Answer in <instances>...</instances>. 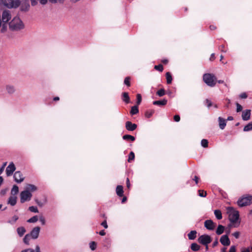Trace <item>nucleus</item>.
<instances>
[{
    "mask_svg": "<svg viewBox=\"0 0 252 252\" xmlns=\"http://www.w3.org/2000/svg\"><path fill=\"white\" fill-rule=\"evenodd\" d=\"M227 213L229 214V220L231 223L236 224L237 223L239 224L240 221L239 220V211L235 210L232 207H228L227 208Z\"/></svg>",
    "mask_w": 252,
    "mask_h": 252,
    "instance_id": "obj_1",
    "label": "nucleus"
},
{
    "mask_svg": "<svg viewBox=\"0 0 252 252\" xmlns=\"http://www.w3.org/2000/svg\"><path fill=\"white\" fill-rule=\"evenodd\" d=\"M203 79L204 82L209 87H213L216 84L217 78L213 74H204L203 76Z\"/></svg>",
    "mask_w": 252,
    "mask_h": 252,
    "instance_id": "obj_2",
    "label": "nucleus"
},
{
    "mask_svg": "<svg viewBox=\"0 0 252 252\" xmlns=\"http://www.w3.org/2000/svg\"><path fill=\"white\" fill-rule=\"evenodd\" d=\"M237 203L240 207L250 205L252 203V195H247V196H243L238 200Z\"/></svg>",
    "mask_w": 252,
    "mask_h": 252,
    "instance_id": "obj_3",
    "label": "nucleus"
},
{
    "mask_svg": "<svg viewBox=\"0 0 252 252\" xmlns=\"http://www.w3.org/2000/svg\"><path fill=\"white\" fill-rule=\"evenodd\" d=\"M18 20V22L17 23L13 22V20L9 23V28L11 31H17L24 28L25 26L23 21L19 18Z\"/></svg>",
    "mask_w": 252,
    "mask_h": 252,
    "instance_id": "obj_4",
    "label": "nucleus"
},
{
    "mask_svg": "<svg viewBox=\"0 0 252 252\" xmlns=\"http://www.w3.org/2000/svg\"><path fill=\"white\" fill-rule=\"evenodd\" d=\"M197 241L202 245H207L212 241V238L209 235L204 234L198 238Z\"/></svg>",
    "mask_w": 252,
    "mask_h": 252,
    "instance_id": "obj_5",
    "label": "nucleus"
},
{
    "mask_svg": "<svg viewBox=\"0 0 252 252\" xmlns=\"http://www.w3.org/2000/svg\"><path fill=\"white\" fill-rule=\"evenodd\" d=\"M20 5V0H6L3 5L8 8H16Z\"/></svg>",
    "mask_w": 252,
    "mask_h": 252,
    "instance_id": "obj_6",
    "label": "nucleus"
},
{
    "mask_svg": "<svg viewBox=\"0 0 252 252\" xmlns=\"http://www.w3.org/2000/svg\"><path fill=\"white\" fill-rule=\"evenodd\" d=\"M20 202L23 203L26 201H30L32 198V194L29 190L26 189L21 191L20 194Z\"/></svg>",
    "mask_w": 252,
    "mask_h": 252,
    "instance_id": "obj_7",
    "label": "nucleus"
},
{
    "mask_svg": "<svg viewBox=\"0 0 252 252\" xmlns=\"http://www.w3.org/2000/svg\"><path fill=\"white\" fill-rule=\"evenodd\" d=\"M20 10L22 12H27L29 10L30 4L29 0L20 1Z\"/></svg>",
    "mask_w": 252,
    "mask_h": 252,
    "instance_id": "obj_8",
    "label": "nucleus"
},
{
    "mask_svg": "<svg viewBox=\"0 0 252 252\" xmlns=\"http://www.w3.org/2000/svg\"><path fill=\"white\" fill-rule=\"evenodd\" d=\"M40 230V227L39 226H36L31 230L30 233L28 234L32 239H36L39 236Z\"/></svg>",
    "mask_w": 252,
    "mask_h": 252,
    "instance_id": "obj_9",
    "label": "nucleus"
},
{
    "mask_svg": "<svg viewBox=\"0 0 252 252\" xmlns=\"http://www.w3.org/2000/svg\"><path fill=\"white\" fill-rule=\"evenodd\" d=\"M216 226V223L211 220H207L204 221V227L209 230H213Z\"/></svg>",
    "mask_w": 252,
    "mask_h": 252,
    "instance_id": "obj_10",
    "label": "nucleus"
},
{
    "mask_svg": "<svg viewBox=\"0 0 252 252\" xmlns=\"http://www.w3.org/2000/svg\"><path fill=\"white\" fill-rule=\"evenodd\" d=\"M15 170L16 167L14 163L13 162H10V163L6 168L5 172L6 176L8 177L11 176L13 174V172L15 171Z\"/></svg>",
    "mask_w": 252,
    "mask_h": 252,
    "instance_id": "obj_11",
    "label": "nucleus"
},
{
    "mask_svg": "<svg viewBox=\"0 0 252 252\" xmlns=\"http://www.w3.org/2000/svg\"><path fill=\"white\" fill-rule=\"evenodd\" d=\"M13 178L14 181L18 184L22 183L25 179L21 172L19 171L15 172Z\"/></svg>",
    "mask_w": 252,
    "mask_h": 252,
    "instance_id": "obj_12",
    "label": "nucleus"
},
{
    "mask_svg": "<svg viewBox=\"0 0 252 252\" xmlns=\"http://www.w3.org/2000/svg\"><path fill=\"white\" fill-rule=\"evenodd\" d=\"M220 241L224 246H228L230 244V240L227 235H223L221 236Z\"/></svg>",
    "mask_w": 252,
    "mask_h": 252,
    "instance_id": "obj_13",
    "label": "nucleus"
},
{
    "mask_svg": "<svg viewBox=\"0 0 252 252\" xmlns=\"http://www.w3.org/2000/svg\"><path fill=\"white\" fill-rule=\"evenodd\" d=\"M126 128L130 131H134L137 127V125L136 124L132 123L130 121H127L126 122Z\"/></svg>",
    "mask_w": 252,
    "mask_h": 252,
    "instance_id": "obj_14",
    "label": "nucleus"
},
{
    "mask_svg": "<svg viewBox=\"0 0 252 252\" xmlns=\"http://www.w3.org/2000/svg\"><path fill=\"white\" fill-rule=\"evenodd\" d=\"M11 16L8 10H4L2 13V22H8L11 19Z\"/></svg>",
    "mask_w": 252,
    "mask_h": 252,
    "instance_id": "obj_15",
    "label": "nucleus"
},
{
    "mask_svg": "<svg viewBox=\"0 0 252 252\" xmlns=\"http://www.w3.org/2000/svg\"><path fill=\"white\" fill-rule=\"evenodd\" d=\"M251 110L246 109L245 111L242 112V117L244 121H248L251 118Z\"/></svg>",
    "mask_w": 252,
    "mask_h": 252,
    "instance_id": "obj_16",
    "label": "nucleus"
},
{
    "mask_svg": "<svg viewBox=\"0 0 252 252\" xmlns=\"http://www.w3.org/2000/svg\"><path fill=\"white\" fill-rule=\"evenodd\" d=\"M167 103V100L166 98L158 100H155L153 102V104L155 105H158L159 106H165Z\"/></svg>",
    "mask_w": 252,
    "mask_h": 252,
    "instance_id": "obj_17",
    "label": "nucleus"
},
{
    "mask_svg": "<svg viewBox=\"0 0 252 252\" xmlns=\"http://www.w3.org/2000/svg\"><path fill=\"white\" fill-rule=\"evenodd\" d=\"M218 122L220 128L223 129L226 125V120L221 117L218 118Z\"/></svg>",
    "mask_w": 252,
    "mask_h": 252,
    "instance_id": "obj_18",
    "label": "nucleus"
},
{
    "mask_svg": "<svg viewBox=\"0 0 252 252\" xmlns=\"http://www.w3.org/2000/svg\"><path fill=\"white\" fill-rule=\"evenodd\" d=\"M117 195L119 197L124 196L123 187L122 185H118L116 189Z\"/></svg>",
    "mask_w": 252,
    "mask_h": 252,
    "instance_id": "obj_19",
    "label": "nucleus"
},
{
    "mask_svg": "<svg viewBox=\"0 0 252 252\" xmlns=\"http://www.w3.org/2000/svg\"><path fill=\"white\" fill-rule=\"evenodd\" d=\"M122 99L126 103L130 102V97L127 92H123L122 94Z\"/></svg>",
    "mask_w": 252,
    "mask_h": 252,
    "instance_id": "obj_20",
    "label": "nucleus"
},
{
    "mask_svg": "<svg viewBox=\"0 0 252 252\" xmlns=\"http://www.w3.org/2000/svg\"><path fill=\"white\" fill-rule=\"evenodd\" d=\"M17 197L15 196H10L8 200V203L12 206H15L17 203Z\"/></svg>",
    "mask_w": 252,
    "mask_h": 252,
    "instance_id": "obj_21",
    "label": "nucleus"
},
{
    "mask_svg": "<svg viewBox=\"0 0 252 252\" xmlns=\"http://www.w3.org/2000/svg\"><path fill=\"white\" fill-rule=\"evenodd\" d=\"M224 229L225 227L223 225L219 224L216 229V233L218 235H220L224 232Z\"/></svg>",
    "mask_w": 252,
    "mask_h": 252,
    "instance_id": "obj_22",
    "label": "nucleus"
},
{
    "mask_svg": "<svg viewBox=\"0 0 252 252\" xmlns=\"http://www.w3.org/2000/svg\"><path fill=\"white\" fill-rule=\"evenodd\" d=\"M139 113V107L137 105H134L131 107V109L130 111V114L131 116H133L136 115Z\"/></svg>",
    "mask_w": 252,
    "mask_h": 252,
    "instance_id": "obj_23",
    "label": "nucleus"
},
{
    "mask_svg": "<svg viewBox=\"0 0 252 252\" xmlns=\"http://www.w3.org/2000/svg\"><path fill=\"white\" fill-rule=\"evenodd\" d=\"M26 231V228L24 226H20L17 228V232L20 237L23 236Z\"/></svg>",
    "mask_w": 252,
    "mask_h": 252,
    "instance_id": "obj_24",
    "label": "nucleus"
},
{
    "mask_svg": "<svg viewBox=\"0 0 252 252\" xmlns=\"http://www.w3.org/2000/svg\"><path fill=\"white\" fill-rule=\"evenodd\" d=\"M123 139L126 141H134L135 140V137L130 134H125L123 136Z\"/></svg>",
    "mask_w": 252,
    "mask_h": 252,
    "instance_id": "obj_25",
    "label": "nucleus"
},
{
    "mask_svg": "<svg viewBox=\"0 0 252 252\" xmlns=\"http://www.w3.org/2000/svg\"><path fill=\"white\" fill-rule=\"evenodd\" d=\"M197 231L196 230H191L188 234V236L189 240H193L196 237Z\"/></svg>",
    "mask_w": 252,
    "mask_h": 252,
    "instance_id": "obj_26",
    "label": "nucleus"
},
{
    "mask_svg": "<svg viewBox=\"0 0 252 252\" xmlns=\"http://www.w3.org/2000/svg\"><path fill=\"white\" fill-rule=\"evenodd\" d=\"M6 90L8 94H13L15 92V89L13 86L7 85L6 86Z\"/></svg>",
    "mask_w": 252,
    "mask_h": 252,
    "instance_id": "obj_27",
    "label": "nucleus"
},
{
    "mask_svg": "<svg viewBox=\"0 0 252 252\" xmlns=\"http://www.w3.org/2000/svg\"><path fill=\"white\" fill-rule=\"evenodd\" d=\"M37 189V187L32 184H28L26 188V190H29V192H33L36 190Z\"/></svg>",
    "mask_w": 252,
    "mask_h": 252,
    "instance_id": "obj_28",
    "label": "nucleus"
},
{
    "mask_svg": "<svg viewBox=\"0 0 252 252\" xmlns=\"http://www.w3.org/2000/svg\"><path fill=\"white\" fill-rule=\"evenodd\" d=\"M166 83L167 84H170L172 82V76L171 73L170 72H167L165 74Z\"/></svg>",
    "mask_w": 252,
    "mask_h": 252,
    "instance_id": "obj_29",
    "label": "nucleus"
},
{
    "mask_svg": "<svg viewBox=\"0 0 252 252\" xmlns=\"http://www.w3.org/2000/svg\"><path fill=\"white\" fill-rule=\"evenodd\" d=\"M190 249L192 251L197 252L200 249V246L196 243H193L190 245Z\"/></svg>",
    "mask_w": 252,
    "mask_h": 252,
    "instance_id": "obj_30",
    "label": "nucleus"
},
{
    "mask_svg": "<svg viewBox=\"0 0 252 252\" xmlns=\"http://www.w3.org/2000/svg\"><path fill=\"white\" fill-rule=\"evenodd\" d=\"M214 215L217 220H221L222 218V213L220 210H215L214 211Z\"/></svg>",
    "mask_w": 252,
    "mask_h": 252,
    "instance_id": "obj_31",
    "label": "nucleus"
},
{
    "mask_svg": "<svg viewBox=\"0 0 252 252\" xmlns=\"http://www.w3.org/2000/svg\"><path fill=\"white\" fill-rule=\"evenodd\" d=\"M244 131H249L252 130V121L246 125L244 128Z\"/></svg>",
    "mask_w": 252,
    "mask_h": 252,
    "instance_id": "obj_32",
    "label": "nucleus"
},
{
    "mask_svg": "<svg viewBox=\"0 0 252 252\" xmlns=\"http://www.w3.org/2000/svg\"><path fill=\"white\" fill-rule=\"evenodd\" d=\"M19 192V187L16 185H13L11 193L13 195L17 194Z\"/></svg>",
    "mask_w": 252,
    "mask_h": 252,
    "instance_id": "obj_33",
    "label": "nucleus"
},
{
    "mask_svg": "<svg viewBox=\"0 0 252 252\" xmlns=\"http://www.w3.org/2000/svg\"><path fill=\"white\" fill-rule=\"evenodd\" d=\"M154 113V110H147L145 113V117H147V118H150L153 116Z\"/></svg>",
    "mask_w": 252,
    "mask_h": 252,
    "instance_id": "obj_34",
    "label": "nucleus"
},
{
    "mask_svg": "<svg viewBox=\"0 0 252 252\" xmlns=\"http://www.w3.org/2000/svg\"><path fill=\"white\" fill-rule=\"evenodd\" d=\"M38 216L35 215L27 220L28 223H35L38 220Z\"/></svg>",
    "mask_w": 252,
    "mask_h": 252,
    "instance_id": "obj_35",
    "label": "nucleus"
},
{
    "mask_svg": "<svg viewBox=\"0 0 252 252\" xmlns=\"http://www.w3.org/2000/svg\"><path fill=\"white\" fill-rule=\"evenodd\" d=\"M142 102V96L140 94H136V102L135 105L139 106Z\"/></svg>",
    "mask_w": 252,
    "mask_h": 252,
    "instance_id": "obj_36",
    "label": "nucleus"
},
{
    "mask_svg": "<svg viewBox=\"0 0 252 252\" xmlns=\"http://www.w3.org/2000/svg\"><path fill=\"white\" fill-rule=\"evenodd\" d=\"M135 158V154L133 152L131 151L128 155V158L127 159V161L128 162H131L132 160H133Z\"/></svg>",
    "mask_w": 252,
    "mask_h": 252,
    "instance_id": "obj_37",
    "label": "nucleus"
},
{
    "mask_svg": "<svg viewBox=\"0 0 252 252\" xmlns=\"http://www.w3.org/2000/svg\"><path fill=\"white\" fill-rule=\"evenodd\" d=\"M156 94L159 97L163 96L165 94V91L163 88L160 89L157 92Z\"/></svg>",
    "mask_w": 252,
    "mask_h": 252,
    "instance_id": "obj_38",
    "label": "nucleus"
},
{
    "mask_svg": "<svg viewBox=\"0 0 252 252\" xmlns=\"http://www.w3.org/2000/svg\"><path fill=\"white\" fill-rule=\"evenodd\" d=\"M130 77L129 76L126 77L124 81V83L125 85H126L127 87H130L131 85L130 84Z\"/></svg>",
    "mask_w": 252,
    "mask_h": 252,
    "instance_id": "obj_39",
    "label": "nucleus"
},
{
    "mask_svg": "<svg viewBox=\"0 0 252 252\" xmlns=\"http://www.w3.org/2000/svg\"><path fill=\"white\" fill-rule=\"evenodd\" d=\"M18 219L19 217L16 215H14L12 217V220H8L7 222L11 224H13Z\"/></svg>",
    "mask_w": 252,
    "mask_h": 252,
    "instance_id": "obj_40",
    "label": "nucleus"
},
{
    "mask_svg": "<svg viewBox=\"0 0 252 252\" xmlns=\"http://www.w3.org/2000/svg\"><path fill=\"white\" fill-rule=\"evenodd\" d=\"M90 248L92 251H94L96 248L97 244L94 241H92L89 244Z\"/></svg>",
    "mask_w": 252,
    "mask_h": 252,
    "instance_id": "obj_41",
    "label": "nucleus"
},
{
    "mask_svg": "<svg viewBox=\"0 0 252 252\" xmlns=\"http://www.w3.org/2000/svg\"><path fill=\"white\" fill-rule=\"evenodd\" d=\"M30 237L29 234H27L23 238V242L27 245H29Z\"/></svg>",
    "mask_w": 252,
    "mask_h": 252,
    "instance_id": "obj_42",
    "label": "nucleus"
},
{
    "mask_svg": "<svg viewBox=\"0 0 252 252\" xmlns=\"http://www.w3.org/2000/svg\"><path fill=\"white\" fill-rule=\"evenodd\" d=\"M201 145L203 148L208 147V141L206 139H203L201 141Z\"/></svg>",
    "mask_w": 252,
    "mask_h": 252,
    "instance_id": "obj_43",
    "label": "nucleus"
},
{
    "mask_svg": "<svg viewBox=\"0 0 252 252\" xmlns=\"http://www.w3.org/2000/svg\"><path fill=\"white\" fill-rule=\"evenodd\" d=\"M29 210L32 212L37 213H38V210L36 206H32L29 207Z\"/></svg>",
    "mask_w": 252,
    "mask_h": 252,
    "instance_id": "obj_44",
    "label": "nucleus"
},
{
    "mask_svg": "<svg viewBox=\"0 0 252 252\" xmlns=\"http://www.w3.org/2000/svg\"><path fill=\"white\" fill-rule=\"evenodd\" d=\"M154 68L159 72H162L163 70V66L161 64H159L155 65Z\"/></svg>",
    "mask_w": 252,
    "mask_h": 252,
    "instance_id": "obj_45",
    "label": "nucleus"
},
{
    "mask_svg": "<svg viewBox=\"0 0 252 252\" xmlns=\"http://www.w3.org/2000/svg\"><path fill=\"white\" fill-rule=\"evenodd\" d=\"M29 252H41L40 247L38 245L36 246L35 250L31 248L28 249Z\"/></svg>",
    "mask_w": 252,
    "mask_h": 252,
    "instance_id": "obj_46",
    "label": "nucleus"
},
{
    "mask_svg": "<svg viewBox=\"0 0 252 252\" xmlns=\"http://www.w3.org/2000/svg\"><path fill=\"white\" fill-rule=\"evenodd\" d=\"M198 195L202 197H205L207 195V193L206 191L202 190H198Z\"/></svg>",
    "mask_w": 252,
    "mask_h": 252,
    "instance_id": "obj_47",
    "label": "nucleus"
},
{
    "mask_svg": "<svg viewBox=\"0 0 252 252\" xmlns=\"http://www.w3.org/2000/svg\"><path fill=\"white\" fill-rule=\"evenodd\" d=\"M7 26L6 24H2L1 26V28L0 30V32L1 33H4L7 31Z\"/></svg>",
    "mask_w": 252,
    "mask_h": 252,
    "instance_id": "obj_48",
    "label": "nucleus"
},
{
    "mask_svg": "<svg viewBox=\"0 0 252 252\" xmlns=\"http://www.w3.org/2000/svg\"><path fill=\"white\" fill-rule=\"evenodd\" d=\"M236 112L237 113L240 112L243 109V107L238 102L236 103Z\"/></svg>",
    "mask_w": 252,
    "mask_h": 252,
    "instance_id": "obj_49",
    "label": "nucleus"
},
{
    "mask_svg": "<svg viewBox=\"0 0 252 252\" xmlns=\"http://www.w3.org/2000/svg\"><path fill=\"white\" fill-rule=\"evenodd\" d=\"M205 104L206 105L208 108H210L213 105L212 102L209 99H206L205 100Z\"/></svg>",
    "mask_w": 252,
    "mask_h": 252,
    "instance_id": "obj_50",
    "label": "nucleus"
},
{
    "mask_svg": "<svg viewBox=\"0 0 252 252\" xmlns=\"http://www.w3.org/2000/svg\"><path fill=\"white\" fill-rule=\"evenodd\" d=\"M35 201L39 207H42L44 205V203L46 202V199L45 200L44 203L40 201H39L37 199H36L35 200Z\"/></svg>",
    "mask_w": 252,
    "mask_h": 252,
    "instance_id": "obj_51",
    "label": "nucleus"
},
{
    "mask_svg": "<svg viewBox=\"0 0 252 252\" xmlns=\"http://www.w3.org/2000/svg\"><path fill=\"white\" fill-rule=\"evenodd\" d=\"M39 221L41 222L42 225H45L46 223V220L45 218L41 216L39 217Z\"/></svg>",
    "mask_w": 252,
    "mask_h": 252,
    "instance_id": "obj_52",
    "label": "nucleus"
},
{
    "mask_svg": "<svg viewBox=\"0 0 252 252\" xmlns=\"http://www.w3.org/2000/svg\"><path fill=\"white\" fill-rule=\"evenodd\" d=\"M239 97L242 99H245L248 97V94L246 93H243L240 94Z\"/></svg>",
    "mask_w": 252,
    "mask_h": 252,
    "instance_id": "obj_53",
    "label": "nucleus"
},
{
    "mask_svg": "<svg viewBox=\"0 0 252 252\" xmlns=\"http://www.w3.org/2000/svg\"><path fill=\"white\" fill-rule=\"evenodd\" d=\"M174 121L176 122H178L180 121V116L179 115H175L174 117Z\"/></svg>",
    "mask_w": 252,
    "mask_h": 252,
    "instance_id": "obj_54",
    "label": "nucleus"
},
{
    "mask_svg": "<svg viewBox=\"0 0 252 252\" xmlns=\"http://www.w3.org/2000/svg\"><path fill=\"white\" fill-rule=\"evenodd\" d=\"M229 252H236V246L234 245L231 246L229 249Z\"/></svg>",
    "mask_w": 252,
    "mask_h": 252,
    "instance_id": "obj_55",
    "label": "nucleus"
},
{
    "mask_svg": "<svg viewBox=\"0 0 252 252\" xmlns=\"http://www.w3.org/2000/svg\"><path fill=\"white\" fill-rule=\"evenodd\" d=\"M101 225L103 226L105 229L108 228V225L106 220H104L101 223Z\"/></svg>",
    "mask_w": 252,
    "mask_h": 252,
    "instance_id": "obj_56",
    "label": "nucleus"
},
{
    "mask_svg": "<svg viewBox=\"0 0 252 252\" xmlns=\"http://www.w3.org/2000/svg\"><path fill=\"white\" fill-rule=\"evenodd\" d=\"M219 244V241H218V238L216 237L215 240L214 241V242L212 244V247L213 248H215V247H216Z\"/></svg>",
    "mask_w": 252,
    "mask_h": 252,
    "instance_id": "obj_57",
    "label": "nucleus"
},
{
    "mask_svg": "<svg viewBox=\"0 0 252 252\" xmlns=\"http://www.w3.org/2000/svg\"><path fill=\"white\" fill-rule=\"evenodd\" d=\"M239 224H233V225L231 224V223H229L227 225V229H230L232 227H237Z\"/></svg>",
    "mask_w": 252,
    "mask_h": 252,
    "instance_id": "obj_58",
    "label": "nucleus"
},
{
    "mask_svg": "<svg viewBox=\"0 0 252 252\" xmlns=\"http://www.w3.org/2000/svg\"><path fill=\"white\" fill-rule=\"evenodd\" d=\"M232 235L236 239H238L240 236V232L238 231H236V232H235L234 233H233Z\"/></svg>",
    "mask_w": 252,
    "mask_h": 252,
    "instance_id": "obj_59",
    "label": "nucleus"
},
{
    "mask_svg": "<svg viewBox=\"0 0 252 252\" xmlns=\"http://www.w3.org/2000/svg\"><path fill=\"white\" fill-rule=\"evenodd\" d=\"M7 162H5L3 163V164L2 165V166L0 168V175L2 173V172L4 170L5 166L6 165Z\"/></svg>",
    "mask_w": 252,
    "mask_h": 252,
    "instance_id": "obj_60",
    "label": "nucleus"
},
{
    "mask_svg": "<svg viewBox=\"0 0 252 252\" xmlns=\"http://www.w3.org/2000/svg\"><path fill=\"white\" fill-rule=\"evenodd\" d=\"M31 5L32 6H34L37 4V0H31Z\"/></svg>",
    "mask_w": 252,
    "mask_h": 252,
    "instance_id": "obj_61",
    "label": "nucleus"
},
{
    "mask_svg": "<svg viewBox=\"0 0 252 252\" xmlns=\"http://www.w3.org/2000/svg\"><path fill=\"white\" fill-rule=\"evenodd\" d=\"M126 184L127 188H129V187L130 186V183L129 179L128 178H127V179H126Z\"/></svg>",
    "mask_w": 252,
    "mask_h": 252,
    "instance_id": "obj_62",
    "label": "nucleus"
},
{
    "mask_svg": "<svg viewBox=\"0 0 252 252\" xmlns=\"http://www.w3.org/2000/svg\"><path fill=\"white\" fill-rule=\"evenodd\" d=\"M40 3L42 5H45L47 3V0H38Z\"/></svg>",
    "mask_w": 252,
    "mask_h": 252,
    "instance_id": "obj_63",
    "label": "nucleus"
},
{
    "mask_svg": "<svg viewBox=\"0 0 252 252\" xmlns=\"http://www.w3.org/2000/svg\"><path fill=\"white\" fill-rule=\"evenodd\" d=\"M106 233L104 230H101L99 232V234L101 236H104Z\"/></svg>",
    "mask_w": 252,
    "mask_h": 252,
    "instance_id": "obj_64",
    "label": "nucleus"
}]
</instances>
